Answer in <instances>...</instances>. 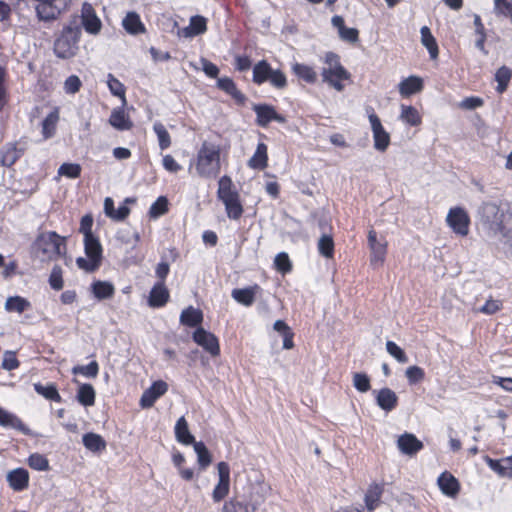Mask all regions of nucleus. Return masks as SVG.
I'll use <instances>...</instances> for the list:
<instances>
[{"mask_svg":"<svg viewBox=\"0 0 512 512\" xmlns=\"http://www.w3.org/2000/svg\"><path fill=\"white\" fill-rule=\"evenodd\" d=\"M484 101L480 97L471 96L464 98L460 103L459 107L465 110H473L483 105Z\"/></svg>","mask_w":512,"mask_h":512,"instance_id":"69168bd1","label":"nucleus"},{"mask_svg":"<svg viewBox=\"0 0 512 512\" xmlns=\"http://www.w3.org/2000/svg\"><path fill=\"white\" fill-rule=\"evenodd\" d=\"M368 244L371 250L370 263L374 267L384 263L387 253V241L384 238L378 239L374 230L368 232Z\"/></svg>","mask_w":512,"mask_h":512,"instance_id":"f8f14e48","label":"nucleus"},{"mask_svg":"<svg viewBox=\"0 0 512 512\" xmlns=\"http://www.w3.org/2000/svg\"><path fill=\"white\" fill-rule=\"evenodd\" d=\"M261 290L260 286L255 284L246 288H236L231 292L232 298L239 304L250 307L254 301L257 292Z\"/></svg>","mask_w":512,"mask_h":512,"instance_id":"b1692460","label":"nucleus"},{"mask_svg":"<svg viewBox=\"0 0 512 512\" xmlns=\"http://www.w3.org/2000/svg\"><path fill=\"white\" fill-rule=\"evenodd\" d=\"M383 494V487L379 484H371L365 494V506L368 512H373L380 504V499Z\"/></svg>","mask_w":512,"mask_h":512,"instance_id":"c85d7f7f","label":"nucleus"},{"mask_svg":"<svg viewBox=\"0 0 512 512\" xmlns=\"http://www.w3.org/2000/svg\"><path fill=\"white\" fill-rule=\"evenodd\" d=\"M59 120L60 109L59 107H54L41 122V135L44 141L56 135Z\"/></svg>","mask_w":512,"mask_h":512,"instance_id":"6ab92c4d","label":"nucleus"},{"mask_svg":"<svg viewBox=\"0 0 512 512\" xmlns=\"http://www.w3.org/2000/svg\"><path fill=\"white\" fill-rule=\"evenodd\" d=\"M192 337L193 340L211 356L216 357L220 354L219 341L213 333L199 327L194 331Z\"/></svg>","mask_w":512,"mask_h":512,"instance_id":"ddd939ff","label":"nucleus"},{"mask_svg":"<svg viewBox=\"0 0 512 512\" xmlns=\"http://www.w3.org/2000/svg\"><path fill=\"white\" fill-rule=\"evenodd\" d=\"M122 26L131 35H137L145 31L140 16L136 12H128L122 21Z\"/></svg>","mask_w":512,"mask_h":512,"instance_id":"2f4dec72","label":"nucleus"},{"mask_svg":"<svg viewBox=\"0 0 512 512\" xmlns=\"http://www.w3.org/2000/svg\"><path fill=\"white\" fill-rule=\"evenodd\" d=\"M107 84H108L110 92L114 96L124 97V95H125L124 85L118 79H116L113 76V74H111V73H109L107 76Z\"/></svg>","mask_w":512,"mask_h":512,"instance_id":"052dcab7","label":"nucleus"},{"mask_svg":"<svg viewBox=\"0 0 512 512\" xmlns=\"http://www.w3.org/2000/svg\"><path fill=\"white\" fill-rule=\"evenodd\" d=\"M377 405L385 412H391L398 404L397 394L390 388L374 390Z\"/></svg>","mask_w":512,"mask_h":512,"instance_id":"aec40b11","label":"nucleus"},{"mask_svg":"<svg viewBox=\"0 0 512 512\" xmlns=\"http://www.w3.org/2000/svg\"><path fill=\"white\" fill-rule=\"evenodd\" d=\"M252 81L257 85L269 82L272 87L278 90L287 87V77L279 69H273L266 60H261L253 66Z\"/></svg>","mask_w":512,"mask_h":512,"instance_id":"6e6552de","label":"nucleus"},{"mask_svg":"<svg viewBox=\"0 0 512 512\" xmlns=\"http://www.w3.org/2000/svg\"><path fill=\"white\" fill-rule=\"evenodd\" d=\"M239 193L234 187L232 179L224 175L218 181L217 197L220 201L238 195Z\"/></svg>","mask_w":512,"mask_h":512,"instance_id":"4c0bfd02","label":"nucleus"},{"mask_svg":"<svg viewBox=\"0 0 512 512\" xmlns=\"http://www.w3.org/2000/svg\"><path fill=\"white\" fill-rule=\"evenodd\" d=\"M446 221L456 234L461 236H466L468 234L470 218L463 208H451L447 214Z\"/></svg>","mask_w":512,"mask_h":512,"instance_id":"9b49d317","label":"nucleus"},{"mask_svg":"<svg viewBox=\"0 0 512 512\" xmlns=\"http://www.w3.org/2000/svg\"><path fill=\"white\" fill-rule=\"evenodd\" d=\"M195 168L197 176L203 179L216 178L221 170V148L219 144L203 141L196 158L190 162L188 171Z\"/></svg>","mask_w":512,"mask_h":512,"instance_id":"f03ea898","label":"nucleus"},{"mask_svg":"<svg viewBox=\"0 0 512 512\" xmlns=\"http://www.w3.org/2000/svg\"><path fill=\"white\" fill-rule=\"evenodd\" d=\"M318 252L325 258H332L334 255V241L330 235L323 234L318 240Z\"/></svg>","mask_w":512,"mask_h":512,"instance_id":"09e8293b","label":"nucleus"},{"mask_svg":"<svg viewBox=\"0 0 512 512\" xmlns=\"http://www.w3.org/2000/svg\"><path fill=\"white\" fill-rule=\"evenodd\" d=\"M168 211V200L164 196H160L157 200L150 206L149 215L151 218H158L164 215Z\"/></svg>","mask_w":512,"mask_h":512,"instance_id":"603ef678","label":"nucleus"},{"mask_svg":"<svg viewBox=\"0 0 512 512\" xmlns=\"http://www.w3.org/2000/svg\"><path fill=\"white\" fill-rule=\"evenodd\" d=\"M95 389L91 384H80L77 390L76 399L77 401L85 406H93L95 403Z\"/></svg>","mask_w":512,"mask_h":512,"instance_id":"f704fd0d","label":"nucleus"},{"mask_svg":"<svg viewBox=\"0 0 512 512\" xmlns=\"http://www.w3.org/2000/svg\"><path fill=\"white\" fill-rule=\"evenodd\" d=\"M82 86V82L77 75H70L64 82V90L67 94L77 93Z\"/></svg>","mask_w":512,"mask_h":512,"instance_id":"0e129e2a","label":"nucleus"},{"mask_svg":"<svg viewBox=\"0 0 512 512\" xmlns=\"http://www.w3.org/2000/svg\"><path fill=\"white\" fill-rule=\"evenodd\" d=\"M34 390L49 401H54L57 403H60L62 401V398L57 390V387L53 383H48L46 385L40 383L34 384Z\"/></svg>","mask_w":512,"mask_h":512,"instance_id":"79ce46f5","label":"nucleus"},{"mask_svg":"<svg viewBox=\"0 0 512 512\" xmlns=\"http://www.w3.org/2000/svg\"><path fill=\"white\" fill-rule=\"evenodd\" d=\"M397 446L403 454L412 456L423 448V443L414 434L404 433L398 438Z\"/></svg>","mask_w":512,"mask_h":512,"instance_id":"4be33fe9","label":"nucleus"},{"mask_svg":"<svg viewBox=\"0 0 512 512\" xmlns=\"http://www.w3.org/2000/svg\"><path fill=\"white\" fill-rule=\"evenodd\" d=\"M58 0H34V10L37 16V23H34V30L42 31L43 38L49 40L58 28V19L61 9L57 6Z\"/></svg>","mask_w":512,"mask_h":512,"instance_id":"7ed1b4c3","label":"nucleus"},{"mask_svg":"<svg viewBox=\"0 0 512 512\" xmlns=\"http://www.w3.org/2000/svg\"><path fill=\"white\" fill-rule=\"evenodd\" d=\"M193 448L195 453L197 454L198 464L202 469L208 467L211 463V455L202 441L196 442L194 441Z\"/></svg>","mask_w":512,"mask_h":512,"instance_id":"de8ad7c7","label":"nucleus"},{"mask_svg":"<svg viewBox=\"0 0 512 512\" xmlns=\"http://www.w3.org/2000/svg\"><path fill=\"white\" fill-rule=\"evenodd\" d=\"M400 118L403 122L411 126H417L421 123L419 112L413 106L401 105Z\"/></svg>","mask_w":512,"mask_h":512,"instance_id":"a18cd8bd","label":"nucleus"},{"mask_svg":"<svg viewBox=\"0 0 512 512\" xmlns=\"http://www.w3.org/2000/svg\"><path fill=\"white\" fill-rule=\"evenodd\" d=\"M268 490L259 482L234 485L233 495L224 502L221 512H256L266 501Z\"/></svg>","mask_w":512,"mask_h":512,"instance_id":"f257e3e1","label":"nucleus"},{"mask_svg":"<svg viewBox=\"0 0 512 512\" xmlns=\"http://www.w3.org/2000/svg\"><path fill=\"white\" fill-rule=\"evenodd\" d=\"M83 242L86 258L78 257L76 259V265L79 269L91 273L96 271L101 265L103 258L102 245L96 235L84 237Z\"/></svg>","mask_w":512,"mask_h":512,"instance_id":"0eeeda50","label":"nucleus"},{"mask_svg":"<svg viewBox=\"0 0 512 512\" xmlns=\"http://www.w3.org/2000/svg\"><path fill=\"white\" fill-rule=\"evenodd\" d=\"M99 372V365L96 361H92L85 366H75L72 369L74 375L81 374L89 378H95Z\"/></svg>","mask_w":512,"mask_h":512,"instance_id":"5fc2aeb1","label":"nucleus"},{"mask_svg":"<svg viewBox=\"0 0 512 512\" xmlns=\"http://www.w3.org/2000/svg\"><path fill=\"white\" fill-rule=\"evenodd\" d=\"M29 306L30 303L19 296L9 297L5 303L6 310L10 312L15 311L21 313L27 308H29Z\"/></svg>","mask_w":512,"mask_h":512,"instance_id":"3c124183","label":"nucleus"},{"mask_svg":"<svg viewBox=\"0 0 512 512\" xmlns=\"http://www.w3.org/2000/svg\"><path fill=\"white\" fill-rule=\"evenodd\" d=\"M421 43L425 46L429 52L431 59H436L439 54L438 45L430 29L427 26H423L420 29Z\"/></svg>","mask_w":512,"mask_h":512,"instance_id":"58836bf2","label":"nucleus"},{"mask_svg":"<svg viewBox=\"0 0 512 512\" xmlns=\"http://www.w3.org/2000/svg\"><path fill=\"white\" fill-rule=\"evenodd\" d=\"M207 30L206 19L203 16L196 15L190 18L189 26L182 30L184 37H193L203 34Z\"/></svg>","mask_w":512,"mask_h":512,"instance_id":"7c9ffc66","label":"nucleus"},{"mask_svg":"<svg viewBox=\"0 0 512 512\" xmlns=\"http://www.w3.org/2000/svg\"><path fill=\"white\" fill-rule=\"evenodd\" d=\"M386 350L387 352L394 357L399 363H407L408 357L406 353L403 351L401 347H399L395 342L388 340L386 342Z\"/></svg>","mask_w":512,"mask_h":512,"instance_id":"6e6d98bb","label":"nucleus"},{"mask_svg":"<svg viewBox=\"0 0 512 512\" xmlns=\"http://www.w3.org/2000/svg\"><path fill=\"white\" fill-rule=\"evenodd\" d=\"M168 390V385L162 380L154 382L148 389H146L141 398L140 406L142 408H150L154 405L156 400L164 395Z\"/></svg>","mask_w":512,"mask_h":512,"instance_id":"f3484780","label":"nucleus"},{"mask_svg":"<svg viewBox=\"0 0 512 512\" xmlns=\"http://www.w3.org/2000/svg\"><path fill=\"white\" fill-rule=\"evenodd\" d=\"M109 123L117 130H130L133 123L122 109H114L110 115Z\"/></svg>","mask_w":512,"mask_h":512,"instance_id":"473e14b6","label":"nucleus"},{"mask_svg":"<svg viewBox=\"0 0 512 512\" xmlns=\"http://www.w3.org/2000/svg\"><path fill=\"white\" fill-rule=\"evenodd\" d=\"M267 162V145L263 142H260L258 143L254 154L248 160V166L252 169L263 170L267 167Z\"/></svg>","mask_w":512,"mask_h":512,"instance_id":"bb28decb","label":"nucleus"},{"mask_svg":"<svg viewBox=\"0 0 512 512\" xmlns=\"http://www.w3.org/2000/svg\"><path fill=\"white\" fill-rule=\"evenodd\" d=\"M21 155V149H18L14 144H8L0 151V162L2 165L9 167L13 165Z\"/></svg>","mask_w":512,"mask_h":512,"instance_id":"a19ab883","label":"nucleus"},{"mask_svg":"<svg viewBox=\"0 0 512 512\" xmlns=\"http://www.w3.org/2000/svg\"><path fill=\"white\" fill-rule=\"evenodd\" d=\"M480 221L485 225L491 232L495 228H499L501 223L506 219L507 215L504 214L500 207L493 202H484L478 211Z\"/></svg>","mask_w":512,"mask_h":512,"instance_id":"1a4fd4ad","label":"nucleus"},{"mask_svg":"<svg viewBox=\"0 0 512 512\" xmlns=\"http://www.w3.org/2000/svg\"><path fill=\"white\" fill-rule=\"evenodd\" d=\"M81 174V166L77 163H63L58 169L59 176L70 179L78 178Z\"/></svg>","mask_w":512,"mask_h":512,"instance_id":"864d4df0","label":"nucleus"},{"mask_svg":"<svg viewBox=\"0 0 512 512\" xmlns=\"http://www.w3.org/2000/svg\"><path fill=\"white\" fill-rule=\"evenodd\" d=\"M153 131L157 135L158 144L161 150H165L171 145V137L166 127L159 121L153 124Z\"/></svg>","mask_w":512,"mask_h":512,"instance_id":"49530a36","label":"nucleus"},{"mask_svg":"<svg viewBox=\"0 0 512 512\" xmlns=\"http://www.w3.org/2000/svg\"><path fill=\"white\" fill-rule=\"evenodd\" d=\"M228 218L238 220L243 214V207L240 202L239 194L233 197L222 200Z\"/></svg>","mask_w":512,"mask_h":512,"instance_id":"e433bc0d","label":"nucleus"},{"mask_svg":"<svg viewBox=\"0 0 512 512\" xmlns=\"http://www.w3.org/2000/svg\"><path fill=\"white\" fill-rule=\"evenodd\" d=\"M170 297L169 291L165 286V283L158 281L152 287L149 297L148 305L152 308H160L166 305Z\"/></svg>","mask_w":512,"mask_h":512,"instance_id":"412c9836","label":"nucleus"},{"mask_svg":"<svg viewBox=\"0 0 512 512\" xmlns=\"http://www.w3.org/2000/svg\"><path fill=\"white\" fill-rule=\"evenodd\" d=\"M175 437L176 440L184 445H190L194 443L195 438L190 433L188 423L184 416L180 417L175 424Z\"/></svg>","mask_w":512,"mask_h":512,"instance_id":"c756f323","label":"nucleus"},{"mask_svg":"<svg viewBox=\"0 0 512 512\" xmlns=\"http://www.w3.org/2000/svg\"><path fill=\"white\" fill-rule=\"evenodd\" d=\"M162 164L164 169L171 173H177L182 169L181 165L169 154L163 157Z\"/></svg>","mask_w":512,"mask_h":512,"instance_id":"774afa93","label":"nucleus"},{"mask_svg":"<svg viewBox=\"0 0 512 512\" xmlns=\"http://www.w3.org/2000/svg\"><path fill=\"white\" fill-rule=\"evenodd\" d=\"M114 291V286L110 282L96 281L92 284V292L99 300L111 298Z\"/></svg>","mask_w":512,"mask_h":512,"instance_id":"37998d69","label":"nucleus"},{"mask_svg":"<svg viewBox=\"0 0 512 512\" xmlns=\"http://www.w3.org/2000/svg\"><path fill=\"white\" fill-rule=\"evenodd\" d=\"M353 386L356 390L361 393H365L370 390V379L365 373H354L353 374Z\"/></svg>","mask_w":512,"mask_h":512,"instance_id":"4d7b16f0","label":"nucleus"},{"mask_svg":"<svg viewBox=\"0 0 512 512\" xmlns=\"http://www.w3.org/2000/svg\"><path fill=\"white\" fill-rule=\"evenodd\" d=\"M7 481L14 490L20 491L28 486L29 473L22 468L15 469L8 473Z\"/></svg>","mask_w":512,"mask_h":512,"instance_id":"cd10ccee","label":"nucleus"},{"mask_svg":"<svg viewBox=\"0 0 512 512\" xmlns=\"http://www.w3.org/2000/svg\"><path fill=\"white\" fill-rule=\"evenodd\" d=\"M252 109L256 113V123L260 127H267L271 121L278 123H284L286 121L285 117L278 114L272 105L255 104Z\"/></svg>","mask_w":512,"mask_h":512,"instance_id":"2eb2a0df","label":"nucleus"},{"mask_svg":"<svg viewBox=\"0 0 512 512\" xmlns=\"http://www.w3.org/2000/svg\"><path fill=\"white\" fill-rule=\"evenodd\" d=\"M66 254V241L56 232L40 233L34 241V257L41 261L55 260Z\"/></svg>","mask_w":512,"mask_h":512,"instance_id":"20e7f679","label":"nucleus"},{"mask_svg":"<svg viewBox=\"0 0 512 512\" xmlns=\"http://www.w3.org/2000/svg\"><path fill=\"white\" fill-rule=\"evenodd\" d=\"M48 283L51 289L55 291H60L64 286V280H63V269L59 265H54L49 278Z\"/></svg>","mask_w":512,"mask_h":512,"instance_id":"8fccbe9b","label":"nucleus"},{"mask_svg":"<svg viewBox=\"0 0 512 512\" xmlns=\"http://www.w3.org/2000/svg\"><path fill=\"white\" fill-rule=\"evenodd\" d=\"M512 77V71L510 68L506 66L500 67L495 74V80L497 82L496 91L498 93H503L506 91L508 84Z\"/></svg>","mask_w":512,"mask_h":512,"instance_id":"c03bdc74","label":"nucleus"},{"mask_svg":"<svg viewBox=\"0 0 512 512\" xmlns=\"http://www.w3.org/2000/svg\"><path fill=\"white\" fill-rule=\"evenodd\" d=\"M405 375L410 384H416L424 379L425 372L421 367L414 365L406 369Z\"/></svg>","mask_w":512,"mask_h":512,"instance_id":"680f3d73","label":"nucleus"},{"mask_svg":"<svg viewBox=\"0 0 512 512\" xmlns=\"http://www.w3.org/2000/svg\"><path fill=\"white\" fill-rule=\"evenodd\" d=\"M81 34V28L75 22L64 26L54 42L53 51L56 57L64 60L73 58L78 52Z\"/></svg>","mask_w":512,"mask_h":512,"instance_id":"39448f33","label":"nucleus"},{"mask_svg":"<svg viewBox=\"0 0 512 512\" xmlns=\"http://www.w3.org/2000/svg\"><path fill=\"white\" fill-rule=\"evenodd\" d=\"M218 483L212 491V499L215 503L224 500L230 491V467L222 461L217 464Z\"/></svg>","mask_w":512,"mask_h":512,"instance_id":"9d476101","label":"nucleus"},{"mask_svg":"<svg viewBox=\"0 0 512 512\" xmlns=\"http://www.w3.org/2000/svg\"><path fill=\"white\" fill-rule=\"evenodd\" d=\"M274 264L276 266V269L282 273L290 272L292 269V264L289 259V256L285 252H281L276 255Z\"/></svg>","mask_w":512,"mask_h":512,"instance_id":"bf43d9fd","label":"nucleus"},{"mask_svg":"<svg viewBox=\"0 0 512 512\" xmlns=\"http://www.w3.org/2000/svg\"><path fill=\"white\" fill-rule=\"evenodd\" d=\"M117 239L123 243L133 245L137 244L140 240L139 233L136 231H130L128 229H123L117 232Z\"/></svg>","mask_w":512,"mask_h":512,"instance_id":"e2e57ef3","label":"nucleus"},{"mask_svg":"<svg viewBox=\"0 0 512 512\" xmlns=\"http://www.w3.org/2000/svg\"><path fill=\"white\" fill-rule=\"evenodd\" d=\"M492 232L494 235L501 234V242L504 245L505 252L512 254V214H507L506 219Z\"/></svg>","mask_w":512,"mask_h":512,"instance_id":"393cba45","label":"nucleus"},{"mask_svg":"<svg viewBox=\"0 0 512 512\" xmlns=\"http://www.w3.org/2000/svg\"><path fill=\"white\" fill-rule=\"evenodd\" d=\"M217 87L230 95L237 104L244 105L247 97L237 88L235 82L230 77H221L217 79Z\"/></svg>","mask_w":512,"mask_h":512,"instance_id":"5701e85b","label":"nucleus"},{"mask_svg":"<svg viewBox=\"0 0 512 512\" xmlns=\"http://www.w3.org/2000/svg\"><path fill=\"white\" fill-rule=\"evenodd\" d=\"M502 307V303L499 300H488L486 303L479 308V312L487 315H492L499 311Z\"/></svg>","mask_w":512,"mask_h":512,"instance_id":"338daca9","label":"nucleus"},{"mask_svg":"<svg viewBox=\"0 0 512 512\" xmlns=\"http://www.w3.org/2000/svg\"><path fill=\"white\" fill-rule=\"evenodd\" d=\"M437 484L440 491L450 498H455L459 494L460 483L458 479L448 471L439 475Z\"/></svg>","mask_w":512,"mask_h":512,"instance_id":"a211bd4d","label":"nucleus"},{"mask_svg":"<svg viewBox=\"0 0 512 512\" xmlns=\"http://www.w3.org/2000/svg\"><path fill=\"white\" fill-rule=\"evenodd\" d=\"M324 63L326 67L322 69L321 75L323 81L332 86L335 90L341 92L344 85L341 83L343 80L350 78V73L340 63V58L333 52L325 54Z\"/></svg>","mask_w":512,"mask_h":512,"instance_id":"423d86ee","label":"nucleus"},{"mask_svg":"<svg viewBox=\"0 0 512 512\" xmlns=\"http://www.w3.org/2000/svg\"><path fill=\"white\" fill-rule=\"evenodd\" d=\"M82 443L86 449L92 452H100L105 450L106 441L99 434L89 432L83 435Z\"/></svg>","mask_w":512,"mask_h":512,"instance_id":"c9c22d12","label":"nucleus"},{"mask_svg":"<svg viewBox=\"0 0 512 512\" xmlns=\"http://www.w3.org/2000/svg\"><path fill=\"white\" fill-rule=\"evenodd\" d=\"M292 72L303 81L313 84L317 80V73L315 70L306 64L294 63L292 65Z\"/></svg>","mask_w":512,"mask_h":512,"instance_id":"ea45409f","label":"nucleus"},{"mask_svg":"<svg viewBox=\"0 0 512 512\" xmlns=\"http://www.w3.org/2000/svg\"><path fill=\"white\" fill-rule=\"evenodd\" d=\"M398 87L402 97H409L423 89V80L417 76H409L402 80Z\"/></svg>","mask_w":512,"mask_h":512,"instance_id":"a878e982","label":"nucleus"},{"mask_svg":"<svg viewBox=\"0 0 512 512\" xmlns=\"http://www.w3.org/2000/svg\"><path fill=\"white\" fill-rule=\"evenodd\" d=\"M0 425L4 427H12V428H21L22 423L21 421L14 416L13 414L9 413L8 411L2 409L0 407Z\"/></svg>","mask_w":512,"mask_h":512,"instance_id":"13d9d810","label":"nucleus"},{"mask_svg":"<svg viewBox=\"0 0 512 512\" xmlns=\"http://www.w3.org/2000/svg\"><path fill=\"white\" fill-rule=\"evenodd\" d=\"M369 121L373 133L374 148L380 152H384L390 144V135L386 132L376 114L371 113L369 115Z\"/></svg>","mask_w":512,"mask_h":512,"instance_id":"dca6fc26","label":"nucleus"},{"mask_svg":"<svg viewBox=\"0 0 512 512\" xmlns=\"http://www.w3.org/2000/svg\"><path fill=\"white\" fill-rule=\"evenodd\" d=\"M203 321L202 311L192 306L184 309L180 315V322L189 327H196Z\"/></svg>","mask_w":512,"mask_h":512,"instance_id":"72a5a7b5","label":"nucleus"},{"mask_svg":"<svg viewBox=\"0 0 512 512\" xmlns=\"http://www.w3.org/2000/svg\"><path fill=\"white\" fill-rule=\"evenodd\" d=\"M81 23L84 30L91 35H97L101 31L102 22L97 16L94 7L88 2L82 4Z\"/></svg>","mask_w":512,"mask_h":512,"instance_id":"4468645a","label":"nucleus"}]
</instances>
